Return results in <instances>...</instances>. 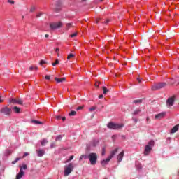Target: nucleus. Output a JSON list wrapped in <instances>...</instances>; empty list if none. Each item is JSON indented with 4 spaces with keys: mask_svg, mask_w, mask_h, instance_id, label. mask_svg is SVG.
I'll return each instance as SVG.
<instances>
[{
    "mask_svg": "<svg viewBox=\"0 0 179 179\" xmlns=\"http://www.w3.org/2000/svg\"><path fill=\"white\" fill-rule=\"evenodd\" d=\"M55 80L57 83H62V82H65L66 80V78L65 77H63L62 78H58L55 77Z\"/></svg>",
    "mask_w": 179,
    "mask_h": 179,
    "instance_id": "nucleus-15",
    "label": "nucleus"
},
{
    "mask_svg": "<svg viewBox=\"0 0 179 179\" xmlns=\"http://www.w3.org/2000/svg\"><path fill=\"white\" fill-rule=\"evenodd\" d=\"M90 113H93V111H94V110H97V106H92L91 108H90Z\"/></svg>",
    "mask_w": 179,
    "mask_h": 179,
    "instance_id": "nucleus-25",
    "label": "nucleus"
},
{
    "mask_svg": "<svg viewBox=\"0 0 179 179\" xmlns=\"http://www.w3.org/2000/svg\"><path fill=\"white\" fill-rule=\"evenodd\" d=\"M29 155V153H27V152H25L24 154V156H28Z\"/></svg>",
    "mask_w": 179,
    "mask_h": 179,
    "instance_id": "nucleus-56",
    "label": "nucleus"
},
{
    "mask_svg": "<svg viewBox=\"0 0 179 179\" xmlns=\"http://www.w3.org/2000/svg\"><path fill=\"white\" fill-rule=\"evenodd\" d=\"M73 155H71L67 162H71V160H73Z\"/></svg>",
    "mask_w": 179,
    "mask_h": 179,
    "instance_id": "nucleus-38",
    "label": "nucleus"
},
{
    "mask_svg": "<svg viewBox=\"0 0 179 179\" xmlns=\"http://www.w3.org/2000/svg\"><path fill=\"white\" fill-rule=\"evenodd\" d=\"M3 99H2V97L0 96V103H3Z\"/></svg>",
    "mask_w": 179,
    "mask_h": 179,
    "instance_id": "nucleus-47",
    "label": "nucleus"
},
{
    "mask_svg": "<svg viewBox=\"0 0 179 179\" xmlns=\"http://www.w3.org/2000/svg\"><path fill=\"white\" fill-rule=\"evenodd\" d=\"M83 2H84L85 1H86V0H81Z\"/></svg>",
    "mask_w": 179,
    "mask_h": 179,
    "instance_id": "nucleus-59",
    "label": "nucleus"
},
{
    "mask_svg": "<svg viewBox=\"0 0 179 179\" xmlns=\"http://www.w3.org/2000/svg\"><path fill=\"white\" fill-rule=\"evenodd\" d=\"M117 152H118V148H116L114 150L111 151L110 155L109 156V157H110V159H113V157H114V156L117 155Z\"/></svg>",
    "mask_w": 179,
    "mask_h": 179,
    "instance_id": "nucleus-18",
    "label": "nucleus"
},
{
    "mask_svg": "<svg viewBox=\"0 0 179 179\" xmlns=\"http://www.w3.org/2000/svg\"><path fill=\"white\" fill-rule=\"evenodd\" d=\"M102 89L103 90V94H107V93L110 92V90L107 89L106 87H102Z\"/></svg>",
    "mask_w": 179,
    "mask_h": 179,
    "instance_id": "nucleus-23",
    "label": "nucleus"
},
{
    "mask_svg": "<svg viewBox=\"0 0 179 179\" xmlns=\"http://www.w3.org/2000/svg\"><path fill=\"white\" fill-rule=\"evenodd\" d=\"M8 3H10V5H15V1L13 0H8Z\"/></svg>",
    "mask_w": 179,
    "mask_h": 179,
    "instance_id": "nucleus-32",
    "label": "nucleus"
},
{
    "mask_svg": "<svg viewBox=\"0 0 179 179\" xmlns=\"http://www.w3.org/2000/svg\"><path fill=\"white\" fill-rule=\"evenodd\" d=\"M83 106H79L76 108L77 111H79V110H83Z\"/></svg>",
    "mask_w": 179,
    "mask_h": 179,
    "instance_id": "nucleus-40",
    "label": "nucleus"
},
{
    "mask_svg": "<svg viewBox=\"0 0 179 179\" xmlns=\"http://www.w3.org/2000/svg\"><path fill=\"white\" fill-rule=\"evenodd\" d=\"M26 169H27V165L24 164L23 165V170H26Z\"/></svg>",
    "mask_w": 179,
    "mask_h": 179,
    "instance_id": "nucleus-44",
    "label": "nucleus"
},
{
    "mask_svg": "<svg viewBox=\"0 0 179 179\" xmlns=\"http://www.w3.org/2000/svg\"><path fill=\"white\" fill-rule=\"evenodd\" d=\"M174 104V96L170 97L166 101L167 107H172Z\"/></svg>",
    "mask_w": 179,
    "mask_h": 179,
    "instance_id": "nucleus-8",
    "label": "nucleus"
},
{
    "mask_svg": "<svg viewBox=\"0 0 179 179\" xmlns=\"http://www.w3.org/2000/svg\"><path fill=\"white\" fill-rule=\"evenodd\" d=\"M103 97H104L103 94L99 96V99H103Z\"/></svg>",
    "mask_w": 179,
    "mask_h": 179,
    "instance_id": "nucleus-50",
    "label": "nucleus"
},
{
    "mask_svg": "<svg viewBox=\"0 0 179 179\" xmlns=\"http://www.w3.org/2000/svg\"><path fill=\"white\" fill-rule=\"evenodd\" d=\"M124 155H125V151L122 150L117 157V162L120 163L122 162V159L124 157Z\"/></svg>",
    "mask_w": 179,
    "mask_h": 179,
    "instance_id": "nucleus-10",
    "label": "nucleus"
},
{
    "mask_svg": "<svg viewBox=\"0 0 179 179\" xmlns=\"http://www.w3.org/2000/svg\"><path fill=\"white\" fill-rule=\"evenodd\" d=\"M61 139H62V137H61V136H58L56 137L55 141H61Z\"/></svg>",
    "mask_w": 179,
    "mask_h": 179,
    "instance_id": "nucleus-36",
    "label": "nucleus"
},
{
    "mask_svg": "<svg viewBox=\"0 0 179 179\" xmlns=\"http://www.w3.org/2000/svg\"><path fill=\"white\" fill-rule=\"evenodd\" d=\"M141 113V110H135L134 112V115H138V113Z\"/></svg>",
    "mask_w": 179,
    "mask_h": 179,
    "instance_id": "nucleus-34",
    "label": "nucleus"
},
{
    "mask_svg": "<svg viewBox=\"0 0 179 179\" xmlns=\"http://www.w3.org/2000/svg\"><path fill=\"white\" fill-rule=\"evenodd\" d=\"M137 80H138V83H142V80H141V78H138Z\"/></svg>",
    "mask_w": 179,
    "mask_h": 179,
    "instance_id": "nucleus-45",
    "label": "nucleus"
},
{
    "mask_svg": "<svg viewBox=\"0 0 179 179\" xmlns=\"http://www.w3.org/2000/svg\"><path fill=\"white\" fill-rule=\"evenodd\" d=\"M55 12H59L61 10V4H58L56 6V7L54 8Z\"/></svg>",
    "mask_w": 179,
    "mask_h": 179,
    "instance_id": "nucleus-20",
    "label": "nucleus"
},
{
    "mask_svg": "<svg viewBox=\"0 0 179 179\" xmlns=\"http://www.w3.org/2000/svg\"><path fill=\"white\" fill-rule=\"evenodd\" d=\"M83 157H85V155H81V156L80 157V160H83Z\"/></svg>",
    "mask_w": 179,
    "mask_h": 179,
    "instance_id": "nucleus-49",
    "label": "nucleus"
},
{
    "mask_svg": "<svg viewBox=\"0 0 179 179\" xmlns=\"http://www.w3.org/2000/svg\"><path fill=\"white\" fill-rule=\"evenodd\" d=\"M61 119H62L61 116H56V120H61Z\"/></svg>",
    "mask_w": 179,
    "mask_h": 179,
    "instance_id": "nucleus-48",
    "label": "nucleus"
},
{
    "mask_svg": "<svg viewBox=\"0 0 179 179\" xmlns=\"http://www.w3.org/2000/svg\"><path fill=\"white\" fill-rule=\"evenodd\" d=\"M69 115L70 117H75V115H76V111L72 110V111L69 114Z\"/></svg>",
    "mask_w": 179,
    "mask_h": 179,
    "instance_id": "nucleus-24",
    "label": "nucleus"
},
{
    "mask_svg": "<svg viewBox=\"0 0 179 179\" xmlns=\"http://www.w3.org/2000/svg\"><path fill=\"white\" fill-rule=\"evenodd\" d=\"M47 143H48V141H47V139L44 138L41 141V146H45V145H47Z\"/></svg>",
    "mask_w": 179,
    "mask_h": 179,
    "instance_id": "nucleus-19",
    "label": "nucleus"
},
{
    "mask_svg": "<svg viewBox=\"0 0 179 179\" xmlns=\"http://www.w3.org/2000/svg\"><path fill=\"white\" fill-rule=\"evenodd\" d=\"M62 26V22H52L50 24V27L51 30H55L56 29H60Z\"/></svg>",
    "mask_w": 179,
    "mask_h": 179,
    "instance_id": "nucleus-7",
    "label": "nucleus"
},
{
    "mask_svg": "<svg viewBox=\"0 0 179 179\" xmlns=\"http://www.w3.org/2000/svg\"><path fill=\"white\" fill-rule=\"evenodd\" d=\"M155 146V141H150L148 143V145H145L144 149V156H148V155L150 154V152H152V148Z\"/></svg>",
    "mask_w": 179,
    "mask_h": 179,
    "instance_id": "nucleus-1",
    "label": "nucleus"
},
{
    "mask_svg": "<svg viewBox=\"0 0 179 179\" xmlns=\"http://www.w3.org/2000/svg\"><path fill=\"white\" fill-rule=\"evenodd\" d=\"M41 16H43V13L42 12L38 13L36 15V17H41Z\"/></svg>",
    "mask_w": 179,
    "mask_h": 179,
    "instance_id": "nucleus-35",
    "label": "nucleus"
},
{
    "mask_svg": "<svg viewBox=\"0 0 179 179\" xmlns=\"http://www.w3.org/2000/svg\"><path fill=\"white\" fill-rule=\"evenodd\" d=\"M20 171L16 176V179H20L23 177V167L22 166H20Z\"/></svg>",
    "mask_w": 179,
    "mask_h": 179,
    "instance_id": "nucleus-11",
    "label": "nucleus"
},
{
    "mask_svg": "<svg viewBox=\"0 0 179 179\" xmlns=\"http://www.w3.org/2000/svg\"><path fill=\"white\" fill-rule=\"evenodd\" d=\"M178 127H179V124H178Z\"/></svg>",
    "mask_w": 179,
    "mask_h": 179,
    "instance_id": "nucleus-62",
    "label": "nucleus"
},
{
    "mask_svg": "<svg viewBox=\"0 0 179 179\" xmlns=\"http://www.w3.org/2000/svg\"><path fill=\"white\" fill-rule=\"evenodd\" d=\"M99 85H100V83L99 82H96L95 83V86H96V87H99Z\"/></svg>",
    "mask_w": 179,
    "mask_h": 179,
    "instance_id": "nucleus-46",
    "label": "nucleus"
},
{
    "mask_svg": "<svg viewBox=\"0 0 179 179\" xmlns=\"http://www.w3.org/2000/svg\"><path fill=\"white\" fill-rule=\"evenodd\" d=\"M19 160H20V158H16L14 161L12 162V164H16Z\"/></svg>",
    "mask_w": 179,
    "mask_h": 179,
    "instance_id": "nucleus-28",
    "label": "nucleus"
},
{
    "mask_svg": "<svg viewBox=\"0 0 179 179\" xmlns=\"http://www.w3.org/2000/svg\"><path fill=\"white\" fill-rule=\"evenodd\" d=\"M103 1H104V0H101V2H103Z\"/></svg>",
    "mask_w": 179,
    "mask_h": 179,
    "instance_id": "nucleus-61",
    "label": "nucleus"
},
{
    "mask_svg": "<svg viewBox=\"0 0 179 179\" xmlns=\"http://www.w3.org/2000/svg\"><path fill=\"white\" fill-rule=\"evenodd\" d=\"M73 57H75V55L71 53L68 55L67 59H71V58H73Z\"/></svg>",
    "mask_w": 179,
    "mask_h": 179,
    "instance_id": "nucleus-29",
    "label": "nucleus"
},
{
    "mask_svg": "<svg viewBox=\"0 0 179 179\" xmlns=\"http://www.w3.org/2000/svg\"><path fill=\"white\" fill-rule=\"evenodd\" d=\"M106 155V150L103 149L102 150V156H104Z\"/></svg>",
    "mask_w": 179,
    "mask_h": 179,
    "instance_id": "nucleus-43",
    "label": "nucleus"
},
{
    "mask_svg": "<svg viewBox=\"0 0 179 179\" xmlns=\"http://www.w3.org/2000/svg\"><path fill=\"white\" fill-rule=\"evenodd\" d=\"M99 22H100V18L96 19V23H99Z\"/></svg>",
    "mask_w": 179,
    "mask_h": 179,
    "instance_id": "nucleus-51",
    "label": "nucleus"
},
{
    "mask_svg": "<svg viewBox=\"0 0 179 179\" xmlns=\"http://www.w3.org/2000/svg\"><path fill=\"white\" fill-rule=\"evenodd\" d=\"M6 155H10V153H12V151H10V150H7V151L6 152Z\"/></svg>",
    "mask_w": 179,
    "mask_h": 179,
    "instance_id": "nucleus-42",
    "label": "nucleus"
},
{
    "mask_svg": "<svg viewBox=\"0 0 179 179\" xmlns=\"http://www.w3.org/2000/svg\"><path fill=\"white\" fill-rule=\"evenodd\" d=\"M58 64H59V61L58 59H56L54 63H52V66H56L57 65H58Z\"/></svg>",
    "mask_w": 179,
    "mask_h": 179,
    "instance_id": "nucleus-27",
    "label": "nucleus"
},
{
    "mask_svg": "<svg viewBox=\"0 0 179 179\" xmlns=\"http://www.w3.org/2000/svg\"><path fill=\"white\" fill-rule=\"evenodd\" d=\"M110 22V20H106L104 23L107 24Z\"/></svg>",
    "mask_w": 179,
    "mask_h": 179,
    "instance_id": "nucleus-53",
    "label": "nucleus"
},
{
    "mask_svg": "<svg viewBox=\"0 0 179 179\" xmlns=\"http://www.w3.org/2000/svg\"><path fill=\"white\" fill-rule=\"evenodd\" d=\"M36 153L38 157H43V156H44V155L45 154V151L44 150H39L36 151Z\"/></svg>",
    "mask_w": 179,
    "mask_h": 179,
    "instance_id": "nucleus-14",
    "label": "nucleus"
},
{
    "mask_svg": "<svg viewBox=\"0 0 179 179\" xmlns=\"http://www.w3.org/2000/svg\"><path fill=\"white\" fill-rule=\"evenodd\" d=\"M49 36H49L48 34H45V37L46 38H48Z\"/></svg>",
    "mask_w": 179,
    "mask_h": 179,
    "instance_id": "nucleus-54",
    "label": "nucleus"
},
{
    "mask_svg": "<svg viewBox=\"0 0 179 179\" xmlns=\"http://www.w3.org/2000/svg\"><path fill=\"white\" fill-rule=\"evenodd\" d=\"M133 103H134V104H138V103H142V100H141V99H136V100H134V101H133Z\"/></svg>",
    "mask_w": 179,
    "mask_h": 179,
    "instance_id": "nucleus-26",
    "label": "nucleus"
},
{
    "mask_svg": "<svg viewBox=\"0 0 179 179\" xmlns=\"http://www.w3.org/2000/svg\"><path fill=\"white\" fill-rule=\"evenodd\" d=\"M31 122L32 124H34L35 125H38V124H43V122H40V121H38V120H31Z\"/></svg>",
    "mask_w": 179,
    "mask_h": 179,
    "instance_id": "nucleus-21",
    "label": "nucleus"
},
{
    "mask_svg": "<svg viewBox=\"0 0 179 179\" xmlns=\"http://www.w3.org/2000/svg\"><path fill=\"white\" fill-rule=\"evenodd\" d=\"M45 79H46L47 80H50V79H51V77L50 76H45Z\"/></svg>",
    "mask_w": 179,
    "mask_h": 179,
    "instance_id": "nucleus-39",
    "label": "nucleus"
},
{
    "mask_svg": "<svg viewBox=\"0 0 179 179\" xmlns=\"http://www.w3.org/2000/svg\"><path fill=\"white\" fill-rule=\"evenodd\" d=\"M112 138L113 139H114L115 138V136H113Z\"/></svg>",
    "mask_w": 179,
    "mask_h": 179,
    "instance_id": "nucleus-58",
    "label": "nucleus"
},
{
    "mask_svg": "<svg viewBox=\"0 0 179 179\" xmlns=\"http://www.w3.org/2000/svg\"><path fill=\"white\" fill-rule=\"evenodd\" d=\"M166 86H167L166 83H157L152 85V90H160V89H163V87H166Z\"/></svg>",
    "mask_w": 179,
    "mask_h": 179,
    "instance_id": "nucleus-5",
    "label": "nucleus"
},
{
    "mask_svg": "<svg viewBox=\"0 0 179 179\" xmlns=\"http://www.w3.org/2000/svg\"><path fill=\"white\" fill-rule=\"evenodd\" d=\"M73 169L74 167L72 163H69L68 166H66L64 167V176L68 177L73 171Z\"/></svg>",
    "mask_w": 179,
    "mask_h": 179,
    "instance_id": "nucleus-3",
    "label": "nucleus"
},
{
    "mask_svg": "<svg viewBox=\"0 0 179 179\" xmlns=\"http://www.w3.org/2000/svg\"><path fill=\"white\" fill-rule=\"evenodd\" d=\"M0 113L4 114V115H10L12 114V108H9L8 106H4L0 109Z\"/></svg>",
    "mask_w": 179,
    "mask_h": 179,
    "instance_id": "nucleus-6",
    "label": "nucleus"
},
{
    "mask_svg": "<svg viewBox=\"0 0 179 179\" xmlns=\"http://www.w3.org/2000/svg\"><path fill=\"white\" fill-rule=\"evenodd\" d=\"M10 103H12V104H23V101L21 99H11Z\"/></svg>",
    "mask_w": 179,
    "mask_h": 179,
    "instance_id": "nucleus-9",
    "label": "nucleus"
},
{
    "mask_svg": "<svg viewBox=\"0 0 179 179\" xmlns=\"http://www.w3.org/2000/svg\"><path fill=\"white\" fill-rule=\"evenodd\" d=\"M34 10H36V7L34 6H31L29 11L31 13H33V12H34Z\"/></svg>",
    "mask_w": 179,
    "mask_h": 179,
    "instance_id": "nucleus-30",
    "label": "nucleus"
},
{
    "mask_svg": "<svg viewBox=\"0 0 179 179\" xmlns=\"http://www.w3.org/2000/svg\"><path fill=\"white\" fill-rule=\"evenodd\" d=\"M55 51H56V52H58V51H59V48H57Z\"/></svg>",
    "mask_w": 179,
    "mask_h": 179,
    "instance_id": "nucleus-55",
    "label": "nucleus"
},
{
    "mask_svg": "<svg viewBox=\"0 0 179 179\" xmlns=\"http://www.w3.org/2000/svg\"><path fill=\"white\" fill-rule=\"evenodd\" d=\"M179 126L178 124L174 126L171 129V134H176L177 131H178Z\"/></svg>",
    "mask_w": 179,
    "mask_h": 179,
    "instance_id": "nucleus-17",
    "label": "nucleus"
},
{
    "mask_svg": "<svg viewBox=\"0 0 179 179\" xmlns=\"http://www.w3.org/2000/svg\"><path fill=\"white\" fill-rule=\"evenodd\" d=\"M149 120V117H147V121Z\"/></svg>",
    "mask_w": 179,
    "mask_h": 179,
    "instance_id": "nucleus-60",
    "label": "nucleus"
},
{
    "mask_svg": "<svg viewBox=\"0 0 179 179\" xmlns=\"http://www.w3.org/2000/svg\"><path fill=\"white\" fill-rule=\"evenodd\" d=\"M62 120H63V121H65V120H66V117H62V119H61Z\"/></svg>",
    "mask_w": 179,
    "mask_h": 179,
    "instance_id": "nucleus-52",
    "label": "nucleus"
},
{
    "mask_svg": "<svg viewBox=\"0 0 179 179\" xmlns=\"http://www.w3.org/2000/svg\"><path fill=\"white\" fill-rule=\"evenodd\" d=\"M38 69V67L37 66H31L29 67V71H37Z\"/></svg>",
    "mask_w": 179,
    "mask_h": 179,
    "instance_id": "nucleus-22",
    "label": "nucleus"
},
{
    "mask_svg": "<svg viewBox=\"0 0 179 179\" xmlns=\"http://www.w3.org/2000/svg\"><path fill=\"white\" fill-rule=\"evenodd\" d=\"M73 23H67L66 24V27H67V29H71V27H72Z\"/></svg>",
    "mask_w": 179,
    "mask_h": 179,
    "instance_id": "nucleus-31",
    "label": "nucleus"
},
{
    "mask_svg": "<svg viewBox=\"0 0 179 179\" xmlns=\"http://www.w3.org/2000/svg\"><path fill=\"white\" fill-rule=\"evenodd\" d=\"M88 159L92 164V166H94L96 163H97V154L94 152L90 153L88 155Z\"/></svg>",
    "mask_w": 179,
    "mask_h": 179,
    "instance_id": "nucleus-4",
    "label": "nucleus"
},
{
    "mask_svg": "<svg viewBox=\"0 0 179 179\" xmlns=\"http://www.w3.org/2000/svg\"><path fill=\"white\" fill-rule=\"evenodd\" d=\"M164 115H166V113H159V114L156 115L155 120H162V118H163L164 117Z\"/></svg>",
    "mask_w": 179,
    "mask_h": 179,
    "instance_id": "nucleus-16",
    "label": "nucleus"
},
{
    "mask_svg": "<svg viewBox=\"0 0 179 179\" xmlns=\"http://www.w3.org/2000/svg\"><path fill=\"white\" fill-rule=\"evenodd\" d=\"M44 64H45V61H44V60H41V62H40V65H44Z\"/></svg>",
    "mask_w": 179,
    "mask_h": 179,
    "instance_id": "nucleus-41",
    "label": "nucleus"
},
{
    "mask_svg": "<svg viewBox=\"0 0 179 179\" xmlns=\"http://www.w3.org/2000/svg\"><path fill=\"white\" fill-rule=\"evenodd\" d=\"M107 127L109 129H121V128H124V124H117V123L110 122L107 124Z\"/></svg>",
    "mask_w": 179,
    "mask_h": 179,
    "instance_id": "nucleus-2",
    "label": "nucleus"
},
{
    "mask_svg": "<svg viewBox=\"0 0 179 179\" xmlns=\"http://www.w3.org/2000/svg\"><path fill=\"white\" fill-rule=\"evenodd\" d=\"M84 159H87V156H86V155H84Z\"/></svg>",
    "mask_w": 179,
    "mask_h": 179,
    "instance_id": "nucleus-57",
    "label": "nucleus"
},
{
    "mask_svg": "<svg viewBox=\"0 0 179 179\" xmlns=\"http://www.w3.org/2000/svg\"><path fill=\"white\" fill-rule=\"evenodd\" d=\"M77 36H78V32H76V33L72 34L71 35V37L72 38H73L76 37Z\"/></svg>",
    "mask_w": 179,
    "mask_h": 179,
    "instance_id": "nucleus-33",
    "label": "nucleus"
},
{
    "mask_svg": "<svg viewBox=\"0 0 179 179\" xmlns=\"http://www.w3.org/2000/svg\"><path fill=\"white\" fill-rule=\"evenodd\" d=\"M50 148H51V149H53V148H55V143H52L50 144Z\"/></svg>",
    "mask_w": 179,
    "mask_h": 179,
    "instance_id": "nucleus-37",
    "label": "nucleus"
},
{
    "mask_svg": "<svg viewBox=\"0 0 179 179\" xmlns=\"http://www.w3.org/2000/svg\"><path fill=\"white\" fill-rule=\"evenodd\" d=\"M11 111H13V113H15L16 114H19L20 113V108L17 106H13L11 108Z\"/></svg>",
    "mask_w": 179,
    "mask_h": 179,
    "instance_id": "nucleus-12",
    "label": "nucleus"
},
{
    "mask_svg": "<svg viewBox=\"0 0 179 179\" xmlns=\"http://www.w3.org/2000/svg\"><path fill=\"white\" fill-rule=\"evenodd\" d=\"M110 160H111V157H108L107 159L102 160L101 163L102 166H106V164H108V163L110 162Z\"/></svg>",
    "mask_w": 179,
    "mask_h": 179,
    "instance_id": "nucleus-13",
    "label": "nucleus"
}]
</instances>
